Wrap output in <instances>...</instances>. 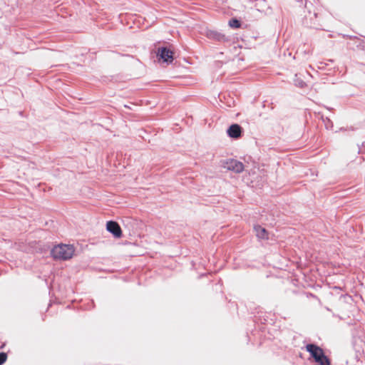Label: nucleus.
Here are the masks:
<instances>
[{"mask_svg":"<svg viewBox=\"0 0 365 365\" xmlns=\"http://www.w3.org/2000/svg\"><path fill=\"white\" fill-rule=\"evenodd\" d=\"M294 82L295 86L301 88H304L306 86V83L302 79L297 78L294 81Z\"/></svg>","mask_w":365,"mask_h":365,"instance_id":"9d476101","label":"nucleus"},{"mask_svg":"<svg viewBox=\"0 0 365 365\" xmlns=\"http://www.w3.org/2000/svg\"><path fill=\"white\" fill-rule=\"evenodd\" d=\"M326 120L328 121V122H330L329 119L328 118H326Z\"/></svg>","mask_w":365,"mask_h":365,"instance_id":"f8f14e48","label":"nucleus"},{"mask_svg":"<svg viewBox=\"0 0 365 365\" xmlns=\"http://www.w3.org/2000/svg\"><path fill=\"white\" fill-rule=\"evenodd\" d=\"M306 351L317 365H331V359L325 354L322 348L315 344H307Z\"/></svg>","mask_w":365,"mask_h":365,"instance_id":"f257e3e1","label":"nucleus"},{"mask_svg":"<svg viewBox=\"0 0 365 365\" xmlns=\"http://www.w3.org/2000/svg\"><path fill=\"white\" fill-rule=\"evenodd\" d=\"M157 56L158 60L167 64L172 63L174 59L173 52L166 46H162L158 48Z\"/></svg>","mask_w":365,"mask_h":365,"instance_id":"7ed1b4c3","label":"nucleus"},{"mask_svg":"<svg viewBox=\"0 0 365 365\" xmlns=\"http://www.w3.org/2000/svg\"><path fill=\"white\" fill-rule=\"evenodd\" d=\"M7 359V354L5 352H0V365H2Z\"/></svg>","mask_w":365,"mask_h":365,"instance_id":"9b49d317","label":"nucleus"},{"mask_svg":"<svg viewBox=\"0 0 365 365\" xmlns=\"http://www.w3.org/2000/svg\"><path fill=\"white\" fill-rule=\"evenodd\" d=\"M222 167L235 173H240L244 170V165L235 159H227L222 163Z\"/></svg>","mask_w":365,"mask_h":365,"instance_id":"20e7f679","label":"nucleus"},{"mask_svg":"<svg viewBox=\"0 0 365 365\" xmlns=\"http://www.w3.org/2000/svg\"><path fill=\"white\" fill-rule=\"evenodd\" d=\"M228 25L233 29H239L241 27V21L237 18H232L228 22Z\"/></svg>","mask_w":365,"mask_h":365,"instance_id":"1a4fd4ad","label":"nucleus"},{"mask_svg":"<svg viewBox=\"0 0 365 365\" xmlns=\"http://www.w3.org/2000/svg\"><path fill=\"white\" fill-rule=\"evenodd\" d=\"M74 253L72 245L61 244L54 246L50 252L51 256L54 259L67 260L71 259Z\"/></svg>","mask_w":365,"mask_h":365,"instance_id":"f03ea898","label":"nucleus"},{"mask_svg":"<svg viewBox=\"0 0 365 365\" xmlns=\"http://www.w3.org/2000/svg\"><path fill=\"white\" fill-rule=\"evenodd\" d=\"M257 237L260 240H268L269 233L267 230L260 225L255 226Z\"/></svg>","mask_w":365,"mask_h":365,"instance_id":"6e6552de","label":"nucleus"},{"mask_svg":"<svg viewBox=\"0 0 365 365\" xmlns=\"http://www.w3.org/2000/svg\"><path fill=\"white\" fill-rule=\"evenodd\" d=\"M243 133V128L237 123H233L227 130V135L233 139L241 138Z\"/></svg>","mask_w":365,"mask_h":365,"instance_id":"423d86ee","label":"nucleus"},{"mask_svg":"<svg viewBox=\"0 0 365 365\" xmlns=\"http://www.w3.org/2000/svg\"><path fill=\"white\" fill-rule=\"evenodd\" d=\"M207 36L210 39L215 40L219 42H226L230 41V38L227 37L225 34L217 31H207Z\"/></svg>","mask_w":365,"mask_h":365,"instance_id":"0eeeda50","label":"nucleus"},{"mask_svg":"<svg viewBox=\"0 0 365 365\" xmlns=\"http://www.w3.org/2000/svg\"><path fill=\"white\" fill-rule=\"evenodd\" d=\"M106 230L111 233L115 238H120L123 235L120 226L115 221H108L106 223Z\"/></svg>","mask_w":365,"mask_h":365,"instance_id":"39448f33","label":"nucleus"}]
</instances>
